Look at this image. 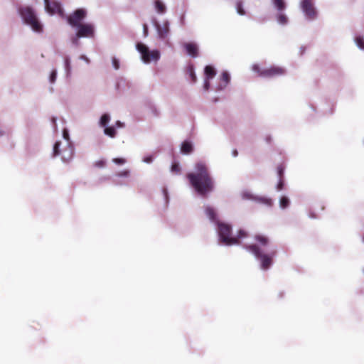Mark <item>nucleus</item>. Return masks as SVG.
<instances>
[{
	"instance_id": "obj_1",
	"label": "nucleus",
	"mask_w": 364,
	"mask_h": 364,
	"mask_svg": "<svg viewBox=\"0 0 364 364\" xmlns=\"http://www.w3.org/2000/svg\"><path fill=\"white\" fill-rule=\"evenodd\" d=\"M191 186L200 196L205 197L213 191L215 184L208 166L203 161L197 162L192 172L187 175Z\"/></svg>"
},
{
	"instance_id": "obj_2",
	"label": "nucleus",
	"mask_w": 364,
	"mask_h": 364,
	"mask_svg": "<svg viewBox=\"0 0 364 364\" xmlns=\"http://www.w3.org/2000/svg\"><path fill=\"white\" fill-rule=\"evenodd\" d=\"M204 212L210 221L216 226L219 242L221 244L225 245H237L240 242V240L247 236L246 232L243 230H239L236 237L233 236L231 225L220 221L215 210L210 205L205 206Z\"/></svg>"
},
{
	"instance_id": "obj_3",
	"label": "nucleus",
	"mask_w": 364,
	"mask_h": 364,
	"mask_svg": "<svg viewBox=\"0 0 364 364\" xmlns=\"http://www.w3.org/2000/svg\"><path fill=\"white\" fill-rule=\"evenodd\" d=\"M18 13L24 23L29 26L33 31L38 33L43 32V24L38 18L36 11L31 7H21L18 9Z\"/></svg>"
},
{
	"instance_id": "obj_4",
	"label": "nucleus",
	"mask_w": 364,
	"mask_h": 364,
	"mask_svg": "<svg viewBox=\"0 0 364 364\" xmlns=\"http://www.w3.org/2000/svg\"><path fill=\"white\" fill-rule=\"evenodd\" d=\"M74 156V146L72 141L60 140L55 143L53 149V156H60L63 163L70 162Z\"/></svg>"
},
{
	"instance_id": "obj_5",
	"label": "nucleus",
	"mask_w": 364,
	"mask_h": 364,
	"mask_svg": "<svg viewBox=\"0 0 364 364\" xmlns=\"http://www.w3.org/2000/svg\"><path fill=\"white\" fill-rule=\"evenodd\" d=\"M245 247L248 252L259 259L262 271H267L272 265L273 257L276 255V251H272L269 254H263L261 249L255 244L245 245Z\"/></svg>"
},
{
	"instance_id": "obj_6",
	"label": "nucleus",
	"mask_w": 364,
	"mask_h": 364,
	"mask_svg": "<svg viewBox=\"0 0 364 364\" xmlns=\"http://www.w3.org/2000/svg\"><path fill=\"white\" fill-rule=\"evenodd\" d=\"M136 48L140 54L141 61L145 64L157 63L161 58V53L158 49L151 50L146 44L137 43Z\"/></svg>"
},
{
	"instance_id": "obj_7",
	"label": "nucleus",
	"mask_w": 364,
	"mask_h": 364,
	"mask_svg": "<svg viewBox=\"0 0 364 364\" xmlns=\"http://www.w3.org/2000/svg\"><path fill=\"white\" fill-rule=\"evenodd\" d=\"M252 70L262 77H274L286 74L285 68L277 65L262 68L258 64H254L252 66Z\"/></svg>"
},
{
	"instance_id": "obj_8",
	"label": "nucleus",
	"mask_w": 364,
	"mask_h": 364,
	"mask_svg": "<svg viewBox=\"0 0 364 364\" xmlns=\"http://www.w3.org/2000/svg\"><path fill=\"white\" fill-rule=\"evenodd\" d=\"M299 8L306 20L314 21L317 18L318 13L314 0H301Z\"/></svg>"
},
{
	"instance_id": "obj_9",
	"label": "nucleus",
	"mask_w": 364,
	"mask_h": 364,
	"mask_svg": "<svg viewBox=\"0 0 364 364\" xmlns=\"http://www.w3.org/2000/svg\"><path fill=\"white\" fill-rule=\"evenodd\" d=\"M152 23L156 29L157 38L161 41L166 40L170 34V22L166 19L160 23L154 18Z\"/></svg>"
},
{
	"instance_id": "obj_10",
	"label": "nucleus",
	"mask_w": 364,
	"mask_h": 364,
	"mask_svg": "<svg viewBox=\"0 0 364 364\" xmlns=\"http://www.w3.org/2000/svg\"><path fill=\"white\" fill-rule=\"evenodd\" d=\"M86 15L87 11L85 9H77L67 18L68 23L72 28H76L77 26L82 24V22L85 18Z\"/></svg>"
},
{
	"instance_id": "obj_11",
	"label": "nucleus",
	"mask_w": 364,
	"mask_h": 364,
	"mask_svg": "<svg viewBox=\"0 0 364 364\" xmlns=\"http://www.w3.org/2000/svg\"><path fill=\"white\" fill-rule=\"evenodd\" d=\"M46 11L50 15H58L64 18L65 14L61 4L56 0H43Z\"/></svg>"
},
{
	"instance_id": "obj_12",
	"label": "nucleus",
	"mask_w": 364,
	"mask_h": 364,
	"mask_svg": "<svg viewBox=\"0 0 364 364\" xmlns=\"http://www.w3.org/2000/svg\"><path fill=\"white\" fill-rule=\"evenodd\" d=\"M242 199L253 200L267 206L271 207L273 204V201L271 198L264 196H258L252 194L250 191L245 190L241 193Z\"/></svg>"
},
{
	"instance_id": "obj_13",
	"label": "nucleus",
	"mask_w": 364,
	"mask_h": 364,
	"mask_svg": "<svg viewBox=\"0 0 364 364\" xmlns=\"http://www.w3.org/2000/svg\"><path fill=\"white\" fill-rule=\"evenodd\" d=\"M76 33L82 38H92L95 37V26L93 23H86L77 26Z\"/></svg>"
},
{
	"instance_id": "obj_14",
	"label": "nucleus",
	"mask_w": 364,
	"mask_h": 364,
	"mask_svg": "<svg viewBox=\"0 0 364 364\" xmlns=\"http://www.w3.org/2000/svg\"><path fill=\"white\" fill-rule=\"evenodd\" d=\"M216 72L210 65H207L205 68V79L203 82V90L208 91L210 89V80L215 76Z\"/></svg>"
},
{
	"instance_id": "obj_15",
	"label": "nucleus",
	"mask_w": 364,
	"mask_h": 364,
	"mask_svg": "<svg viewBox=\"0 0 364 364\" xmlns=\"http://www.w3.org/2000/svg\"><path fill=\"white\" fill-rule=\"evenodd\" d=\"M230 80V74L226 71L223 72L221 77L220 78V82L215 86V91L223 90L229 84Z\"/></svg>"
},
{
	"instance_id": "obj_16",
	"label": "nucleus",
	"mask_w": 364,
	"mask_h": 364,
	"mask_svg": "<svg viewBox=\"0 0 364 364\" xmlns=\"http://www.w3.org/2000/svg\"><path fill=\"white\" fill-rule=\"evenodd\" d=\"M183 48L186 53L193 58H196L198 55V46L196 43H186Z\"/></svg>"
},
{
	"instance_id": "obj_17",
	"label": "nucleus",
	"mask_w": 364,
	"mask_h": 364,
	"mask_svg": "<svg viewBox=\"0 0 364 364\" xmlns=\"http://www.w3.org/2000/svg\"><path fill=\"white\" fill-rule=\"evenodd\" d=\"M285 11H277L275 18L278 24L280 26H287L289 23V17L284 12Z\"/></svg>"
},
{
	"instance_id": "obj_18",
	"label": "nucleus",
	"mask_w": 364,
	"mask_h": 364,
	"mask_svg": "<svg viewBox=\"0 0 364 364\" xmlns=\"http://www.w3.org/2000/svg\"><path fill=\"white\" fill-rule=\"evenodd\" d=\"M193 150V144L190 141H184L181 146V152L184 154H191Z\"/></svg>"
},
{
	"instance_id": "obj_19",
	"label": "nucleus",
	"mask_w": 364,
	"mask_h": 364,
	"mask_svg": "<svg viewBox=\"0 0 364 364\" xmlns=\"http://www.w3.org/2000/svg\"><path fill=\"white\" fill-rule=\"evenodd\" d=\"M273 7L279 11H285L287 4L284 0H271Z\"/></svg>"
},
{
	"instance_id": "obj_20",
	"label": "nucleus",
	"mask_w": 364,
	"mask_h": 364,
	"mask_svg": "<svg viewBox=\"0 0 364 364\" xmlns=\"http://www.w3.org/2000/svg\"><path fill=\"white\" fill-rule=\"evenodd\" d=\"M154 9L158 14H163L166 11V5L160 0L154 1Z\"/></svg>"
},
{
	"instance_id": "obj_21",
	"label": "nucleus",
	"mask_w": 364,
	"mask_h": 364,
	"mask_svg": "<svg viewBox=\"0 0 364 364\" xmlns=\"http://www.w3.org/2000/svg\"><path fill=\"white\" fill-rule=\"evenodd\" d=\"M104 134L111 138H114L117 136V132L114 126L106 127L104 128Z\"/></svg>"
},
{
	"instance_id": "obj_22",
	"label": "nucleus",
	"mask_w": 364,
	"mask_h": 364,
	"mask_svg": "<svg viewBox=\"0 0 364 364\" xmlns=\"http://www.w3.org/2000/svg\"><path fill=\"white\" fill-rule=\"evenodd\" d=\"M255 240L262 246L265 247L268 245L269 240L267 237L262 235H257L255 236Z\"/></svg>"
},
{
	"instance_id": "obj_23",
	"label": "nucleus",
	"mask_w": 364,
	"mask_h": 364,
	"mask_svg": "<svg viewBox=\"0 0 364 364\" xmlns=\"http://www.w3.org/2000/svg\"><path fill=\"white\" fill-rule=\"evenodd\" d=\"M111 117L109 114H104L100 119L99 125L103 128L107 127L110 122Z\"/></svg>"
},
{
	"instance_id": "obj_24",
	"label": "nucleus",
	"mask_w": 364,
	"mask_h": 364,
	"mask_svg": "<svg viewBox=\"0 0 364 364\" xmlns=\"http://www.w3.org/2000/svg\"><path fill=\"white\" fill-rule=\"evenodd\" d=\"M186 73L188 74L193 82L196 81V75L195 74L193 65H189L186 68Z\"/></svg>"
},
{
	"instance_id": "obj_25",
	"label": "nucleus",
	"mask_w": 364,
	"mask_h": 364,
	"mask_svg": "<svg viewBox=\"0 0 364 364\" xmlns=\"http://www.w3.org/2000/svg\"><path fill=\"white\" fill-rule=\"evenodd\" d=\"M64 68L66 75L68 76L71 73L70 58L69 56H65L64 58Z\"/></svg>"
},
{
	"instance_id": "obj_26",
	"label": "nucleus",
	"mask_w": 364,
	"mask_h": 364,
	"mask_svg": "<svg viewBox=\"0 0 364 364\" xmlns=\"http://www.w3.org/2000/svg\"><path fill=\"white\" fill-rule=\"evenodd\" d=\"M290 200L286 196H282L279 200V207L282 209H285L289 206Z\"/></svg>"
},
{
	"instance_id": "obj_27",
	"label": "nucleus",
	"mask_w": 364,
	"mask_h": 364,
	"mask_svg": "<svg viewBox=\"0 0 364 364\" xmlns=\"http://www.w3.org/2000/svg\"><path fill=\"white\" fill-rule=\"evenodd\" d=\"M355 43L356 46L361 50H364V38L361 36L355 37Z\"/></svg>"
},
{
	"instance_id": "obj_28",
	"label": "nucleus",
	"mask_w": 364,
	"mask_h": 364,
	"mask_svg": "<svg viewBox=\"0 0 364 364\" xmlns=\"http://www.w3.org/2000/svg\"><path fill=\"white\" fill-rule=\"evenodd\" d=\"M82 38L81 36H80L77 33H75V35L73 36L71 38H70V41H71V43L73 46L75 47H78L80 46V38Z\"/></svg>"
},
{
	"instance_id": "obj_29",
	"label": "nucleus",
	"mask_w": 364,
	"mask_h": 364,
	"mask_svg": "<svg viewBox=\"0 0 364 364\" xmlns=\"http://www.w3.org/2000/svg\"><path fill=\"white\" fill-rule=\"evenodd\" d=\"M171 173L179 174L181 172L180 165L178 162L173 161L171 168Z\"/></svg>"
},
{
	"instance_id": "obj_30",
	"label": "nucleus",
	"mask_w": 364,
	"mask_h": 364,
	"mask_svg": "<svg viewBox=\"0 0 364 364\" xmlns=\"http://www.w3.org/2000/svg\"><path fill=\"white\" fill-rule=\"evenodd\" d=\"M236 10H237V12L238 14L240 15H245L246 12L245 11L244 9H243V5H242V3L241 1H237L236 3Z\"/></svg>"
},
{
	"instance_id": "obj_31",
	"label": "nucleus",
	"mask_w": 364,
	"mask_h": 364,
	"mask_svg": "<svg viewBox=\"0 0 364 364\" xmlns=\"http://www.w3.org/2000/svg\"><path fill=\"white\" fill-rule=\"evenodd\" d=\"M57 78V70L53 69L49 75V82L51 84H54Z\"/></svg>"
},
{
	"instance_id": "obj_32",
	"label": "nucleus",
	"mask_w": 364,
	"mask_h": 364,
	"mask_svg": "<svg viewBox=\"0 0 364 364\" xmlns=\"http://www.w3.org/2000/svg\"><path fill=\"white\" fill-rule=\"evenodd\" d=\"M112 161L117 165L122 166L127 163V159L124 158H114Z\"/></svg>"
},
{
	"instance_id": "obj_33",
	"label": "nucleus",
	"mask_w": 364,
	"mask_h": 364,
	"mask_svg": "<svg viewBox=\"0 0 364 364\" xmlns=\"http://www.w3.org/2000/svg\"><path fill=\"white\" fill-rule=\"evenodd\" d=\"M129 175H130V171L128 169H125V170H123L122 171L117 173L115 176L117 177L127 178L129 176Z\"/></svg>"
},
{
	"instance_id": "obj_34",
	"label": "nucleus",
	"mask_w": 364,
	"mask_h": 364,
	"mask_svg": "<svg viewBox=\"0 0 364 364\" xmlns=\"http://www.w3.org/2000/svg\"><path fill=\"white\" fill-rule=\"evenodd\" d=\"M112 64L115 70H118L119 68V61L117 58L113 57L112 58Z\"/></svg>"
},
{
	"instance_id": "obj_35",
	"label": "nucleus",
	"mask_w": 364,
	"mask_h": 364,
	"mask_svg": "<svg viewBox=\"0 0 364 364\" xmlns=\"http://www.w3.org/2000/svg\"><path fill=\"white\" fill-rule=\"evenodd\" d=\"M142 161H143V162H144L146 164H151L154 161V156L152 155L146 156L144 157Z\"/></svg>"
},
{
	"instance_id": "obj_36",
	"label": "nucleus",
	"mask_w": 364,
	"mask_h": 364,
	"mask_svg": "<svg viewBox=\"0 0 364 364\" xmlns=\"http://www.w3.org/2000/svg\"><path fill=\"white\" fill-rule=\"evenodd\" d=\"M63 140H68V141H71L68 131L66 129H64L63 131Z\"/></svg>"
},
{
	"instance_id": "obj_37",
	"label": "nucleus",
	"mask_w": 364,
	"mask_h": 364,
	"mask_svg": "<svg viewBox=\"0 0 364 364\" xmlns=\"http://www.w3.org/2000/svg\"><path fill=\"white\" fill-rule=\"evenodd\" d=\"M106 161L105 160H100L95 162V166L97 167H104L105 166Z\"/></svg>"
},
{
	"instance_id": "obj_38",
	"label": "nucleus",
	"mask_w": 364,
	"mask_h": 364,
	"mask_svg": "<svg viewBox=\"0 0 364 364\" xmlns=\"http://www.w3.org/2000/svg\"><path fill=\"white\" fill-rule=\"evenodd\" d=\"M283 186H284V183H283L282 178H279L278 184L277 186V191H281L283 188Z\"/></svg>"
},
{
	"instance_id": "obj_39",
	"label": "nucleus",
	"mask_w": 364,
	"mask_h": 364,
	"mask_svg": "<svg viewBox=\"0 0 364 364\" xmlns=\"http://www.w3.org/2000/svg\"><path fill=\"white\" fill-rule=\"evenodd\" d=\"M79 58L82 60H84L87 65L90 64V60L85 55H81Z\"/></svg>"
},
{
	"instance_id": "obj_40",
	"label": "nucleus",
	"mask_w": 364,
	"mask_h": 364,
	"mask_svg": "<svg viewBox=\"0 0 364 364\" xmlns=\"http://www.w3.org/2000/svg\"><path fill=\"white\" fill-rule=\"evenodd\" d=\"M114 127H115V128H122L124 127V124L120 121H117L114 124V125H113Z\"/></svg>"
},
{
	"instance_id": "obj_41",
	"label": "nucleus",
	"mask_w": 364,
	"mask_h": 364,
	"mask_svg": "<svg viewBox=\"0 0 364 364\" xmlns=\"http://www.w3.org/2000/svg\"><path fill=\"white\" fill-rule=\"evenodd\" d=\"M277 171H278V174H279V178H282V174H283V172H284V167L282 166H279L277 168Z\"/></svg>"
},
{
	"instance_id": "obj_42",
	"label": "nucleus",
	"mask_w": 364,
	"mask_h": 364,
	"mask_svg": "<svg viewBox=\"0 0 364 364\" xmlns=\"http://www.w3.org/2000/svg\"><path fill=\"white\" fill-rule=\"evenodd\" d=\"M143 30H144V36H148V26L146 24H144Z\"/></svg>"
},
{
	"instance_id": "obj_43",
	"label": "nucleus",
	"mask_w": 364,
	"mask_h": 364,
	"mask_svg": "<svg viewBox=\"0 0 364 364\" xmlns=\"http://www.w3.org/2000/svg\"><path fill=\"white\" fill-rule=\"evenodd\" d=\"M8 134V132L4 129L0 128V137L5 136Z\"/></svg>"
},
{
	"instance_id": "obj_44",
	"label": "nucleus",
	"mask_w": 364,
	"mask_h": 364,
	"mask_svg": "<svg viewBox=\"0 0 364 364\" xmlns=\"http://www.w3.org/2000/svg\"><path fill=\"white\" fill-rule=\"evenodd\" d=\"M232 154L234 156H237V151L236 150H235L233 152H232Z\"/></svg>"
},
{
	"instance_id": "obj_45",
	"label": "nucleus",
	"mask_w": 364,
	"mask_h": 364,
	"mask_svg": "<svg viewBox=\"0 0 364 364\" xmlns=\"http://www.w3.org/2000/svg\"><path fill=\"white\" fill-rule=\"evenodd\" d=\"M266 140L267 142H269L270 141V137L269 136L267 137Z\"/></svg>"
},
{
	"instance_id": "obj_46",
	"label": "nucleus",
	"mask_w": 364,
	"mask_h": 364,
	"mask_svg": "<svg viewBox=\"0 0 364 364\" xmlns=\"http://www.w3.org/2000/svg\"><path fill=\"white\" fill-rule=\"evenodd\" d=\"M53 123L55 125V119H53Z\"/></svg>"
},
{
	"instance_id": "obj_47",
	"label": "nucleus",
	"mask_w": 364,
	"mask_h": 364,
	"mask_svg": "<svg viewBox=\"0 0 364 364\" xmlns=\"http://www.w3.org/2000/svg\"><path fill=\"white\" fill-rule=\"evenodd\" d=\"M363 242H364V235H363Z\"/></svg>"
}]
</instances>
